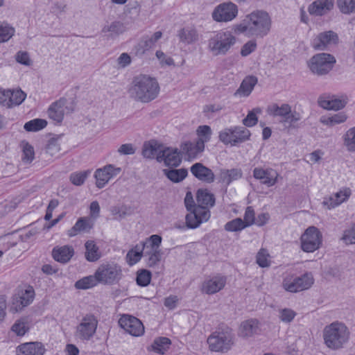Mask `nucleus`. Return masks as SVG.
<instances>
[{"mask_svg":"<svg viewBox=\"0 0 355 355\" xmlns=\"http://www.w3.org/2000/svg\"><path fill=\"white\" fill-rule=\"evenodd\" d=\"M272 19L269 14L263 10H256L246 15L243 21L233 26L239 34L250 37L262 38L270 31Z\"/></svg>","mask_w":355,"mask_h":355,"instance_id":"obj_1","label":"nucleus"},{"mask_svg":"<svg viewBox=\"0 0 355 355\" xmlns=\"http://www.w3.org/2000/svg\"><path fill=\"white\" fill-rule=\"evenodd\" d=\"M159 92V85L157 79L143 73L135 76L128 88L130 98L135 101L145 103L155 99Z\"/></svg>","mask_w":355,"mask_h":355,"instance_id":"obj_2","label":"nucleus"},{"mask_svg":"<svg viewBox=\"0 0 355 355\" xmlns=\"http://www.w3.org/2000/svg\"><path fill=\"white\" fill-rule=\"evenodd\" d=\"M350 336L349 329L344 322L334 321L322 330L323 344L331 351H338L347 345Z\"/></svg>","mask_w":355,"mask_h":355,"instance_id":"obj_3","label":"nucleus"},{"mask_svg":"<svg viewBox=\"0 0 355 355\" xmlns=\"http://www.w3.org/2000/svg\"><path fill=\"white\" fill-rule=\"evenodd\" d=\"M238 38L229 30H220L212 33L207 40V49L214 56L227 54L237 44Z\"/></svg>","mask_w":355,"mask_h":355,"instance_id":"obj_4","label":"nucleus"},{"mask_svg":"<svg viewBox=\"0 0 355 355\" xmlns=\"http://www.w3.org/2000/svg\"><path fill=\"white\" fill-rule=\"evenodd\" d=\"M207 343L211 352L226 353L235 344L234 335L230 328L218 329L208 336Z\"/></svg>","mask_w":355,"mask_h":355,"instance_id":"obj_5","label":"nucleus"},{"mask_svg":"<svg viewBox=\"0 0 355 355\" xmlns=\"http://www.w3.org/2000/svg\"><path fill=\"white\" fill-rule=\"evenodd\" d=\"M35 297V291L32 286L24 284L19 286L11 297L10 311L12 313L21 312L33 302Z\"/></svg>","mask_w":355,"mask_h":355,"instance_id":"obj_6","label":"nucleus"},{"mask_svg":"<svg viewBox=\"0 0 355 355\" xmlns=\"http://www.w3.org/2000/svg\"><path fill=\"white\" fill-rule=\"evenodd\" d=\"M336 62V58L327 53H318L307 61L309 71L314 75L322 76L328 74Z\"/></svg>","mask_w":355,"mask_h":355,"instance_id":"obj_7","label":"nucleus"},{"mask_svg":"<svg viewBox=\"0 0 355 355\" xmlns=\"http://www.w3.org/2000/svg\"><path fill=\"white\" fill-rule=\"evenodd\" d=\"M98 324V320L94 314H83L75 327L74 336L81 341H88L95 335Z\"/></svg>","mask_w":355,"mask_h":355,"instance_id":"obj_8","label":"nucleus"},{"mask_svg":"<svg viewBox=\"0 0 355 355\" xmlns=\"http://www.w3.org/2000/svg\"><path fill=\"white\" fill-rule=\"evenodd\" d=\"M250 131L245 127L232 126L221 130L218 133V139L225 145L236 146L250 140Z\"/></svg>","mask_w":355,"mask_h":355,"instance_id":"obj_9","label":"nucleus"},{"mask_svg":"<svg viewBox=\"0 0 355 355\" xmlns=\"http://www.w3.org/2000/svg\"><path fill=\"white\" fill-rule=\"evenodd\" d=\"M162 239L159 235L153 234L146 239L144 257L147 266L152 268L157 266L161 261L162 252L160 245Z\"/></svg>","mask_w":355,"mask_h":355,"instance_id":"obj_10","label":"nucleus"},{"mask_svg":"<svg viewBox=\"0 0 355 355\" xmlns=\"http://www.w3.org/2000/svg\"><path fill=\"white\" fill-rule=\"evenodd\" d=\"M301 250L307 253H312L319 250L322 245V234L315 226L307 227L300 239Z\"/></svg>","mask_w":355,"mask_h":355,"instance_id":"obj_11","label":"nucleus"},{"mask_svg":"<svg viewBox=\"0 0 355 355\" xmlns=\"http://www.w3.org/2000/svg\"><path fill=\"white\" fill-rule=\"evenodd\" d=\"M98 282L102 284H113L122 277V269L114 263H105L100 265L95 272Z\"/></svg>","mask_w":355,"mask_h":355,"instance_id":"obj_12","label":"nucleus"},{"mask_svg":"<svg viewBox=\"0 0 355 355\" xmlns=\"http://www.w3.org/2000/svg\"><path fill=\"white\" fill-rule=\"evenodd\" d=\"M75 105L71 99L61 98L53 103L48 109V114L55 123H61L64 116L73 112Z\"/></svg>","mask_w":355,"mask_h":355,"instance_id":"obj_13","label":"nucleus"},{"mask_svg":"<svg viewBox=\"0 0 355 355\" xmlns=\"http://www.w3.org/2000/svg\"><path fill=\"white\" fill-rule=\"evenodd\" d=\"M227 281V277L220 273L209 275L200 283V291L204 295H215L225 288Z\"/></svg>","mask_w":355,"mask_h":355,"instance_id":"obj_14","label":"nucleus"},{"mask_svg":"<svg viewBox=\"0 0 355 355\" xmlns=\"http://www.w3.org/2000/svg\"><path fill=\"white\" fill-rule=\"evenodd\" d=\"M339 42L338 35L333 31L319 33L313 40L311 46L315 51H322Z\"/></svg>","mask_w":355,"mask_h":355,"instance_id":"obj_15","label":"nucleus"},{"mask_svg":"<svg viewBox=\"0 0 355 355\" xmlns=\"http://www.w3.org/2000/svg\"><path fill=\"white\" fill-rule=\"evenodd\" d=\"M237 15V6L232 2H226L217 6L213 10L211 16L217 22H228L236 18Z\"/></svg>","mask_w":355,"mask_h":355,"instance_id":"obj_16","label":"nucleus"},{"mask_svg":"<svg viewBox=\"0 0 355 355\" xmlns=\"http://www.w3.org/2000/svg\"><path fill=\"white\" fill-rule=\"evenodd\" d=\"M349 187H343L330 196L324 198L322 205L328 210L335 209L343 203L346 202L352 196Z\"/></svg>","mask_w":355,"mask_h":355,"instance_id":"obj_17","label":"nucleus"},{"mask_svg":"<svg viewBox=\"0 0 355 355\" xmlns=\"http://www.w3.org/2000/svg\"><path fill=\"white\" fill-rule=\"evenodd\" d=\"M253 177L268 187L275 186L280 175L277 170L270 167H256L253 169Z\"/></svg>","mask_w":355,"mask_h":355,"instance_id":"obj_18","label":"nucleus"},{"mask_svg":"<svg viewBox=\"0 0 355 355\" xmlns=\"http://www.w3.org/2000/svg\"><path fill=\"white\" fill-rule=\"evenodd\" d=\"M26 97V94L21 89H0V104L8 108L20 105Z\"/></svg>","mask_w":355,"mask_h":355,"instance_id":"obj_19","label":"nucleus"},{"mask_svg":"<svg viewBox=\"0 0 355 355\" xmlns=\"http://www.w3.org/2000/svg\"><path fill=\"white\" fill-rule=\"evenodd\" d=\"M119 324L122 329L133 336H141L144 333L142 322L134 316L123 315L120 318Z\"/></svg>","mask_w":355,"mask_h":355,"instance_id":"obj_20","label":"nucleus"},{"mask_svg":"<svg viewBox=\"0 0 355 355\" xmlns=\"http://www.w3.org/2000/svg\"><path fill=\"white\" fill-rule=\"evenodd\" d=\"M121 171V168L108 164L95 171L96 185L98 188H103L109 181L118 175Z\"/></svg>","mask_w":355,"mask_h":355,"instance_id":"obj_21","label":"nucleus"},{"mask_svg":"<svg viewBox=\"0 0 355 355\" xmlns=\"http://www.w3.org/2000/svg\"><path fill=\"white\" fill-rule=\"evenodd\" d=\"M348 102L346 96H330L322 95L318 98V105L323 109L327 110L337 111L344 108Z\"/></svg>","mask_w":355,"mask_h":355,"instance_id":"obj_22","label":"nucleus"},{"mask_svg":"<svg viewBox=\"0 0 355 355\" xmlns=\"http://www.w3.org/2000/svg\"><path fill=\"white\" fill-rule=\"evenodd\" d=\"M260 329V322L256 318L242 321L237 330V336L243 340H248L257 334Z\"/></svg>","mask_w":355,"mask_h":355,"instance_id":"obj_23","label":"nucleus"},{"mask_svg":"<svg viewBox=\"0 0 355 355\" xmlns=\"http://www.w3.org/2000/svg\"><path fill=\"white\" fill-rule=\"evenodd\" d=\"M187 214L186 225L189 229L197 228L201 223L208 221L210 218V211L208 209L196 208Z\"/></svg>","mask_w":355,"mask_h":355,"instance_id":"obj_24","label":"nucleus"},{"mask_svg":"<svg viewBox=\"0 0 355 355\" xmlns=\"http://www.w3.org/2000/svg\"><path fill=\"white\" fill-rule=\"evenodd\" d=\"M157 160L167 166H178L181 163V157L177 148H166L159 152Z\"/></svg>","mask_w":355,"mask_h":355,"instance_id":"obj_25","label":"nucleus"},{"mask_svg":"<svg viewBox=\"0 0 355 355\" xmlns=\"http://www.w3.org/2000/svg\"><path fill=\"white\" fill-rule=\"evenodd\" d=\"M44 345L39 342L25 343L16 348V355H44Z\"/></svg>","mask_w":355,"mask_h":355,"instance_id":"obj_26","label":"nucleus"},{"mask_svg":"<svg viewBox=\"0 0 355 355\" xmlns=\"http://www.w3.org/2000/svg\"><path fill=\"white\" fill-rule=\"evenodd\" d=\"M334 6V0H315L309 6L308 12L313 16H322L331 10Z\"/></svg>","mask_w":355,"mask_h":355,"instance_id":"obj_27","label":"nucleus"},{"mask_svg":"<svg viewBox=\"0 0 355 355\" xmlns=\"http://www.w3.org/2000/svg\"><path fill=\"white\" fill-rule=\"evenodd\" d=\"M191 173L199 180L207 183L214 181L215 175L212 171L201 163H196L191 167Z\"/></svg>","mask_w":355,"mask_h":355,"instance_id":"obj_28","label":"nucleus"},{"mask_svg":"<svg viewBox=\"0 0 355 355\" xmlns=\"http://www.w3.org/2000/svg\"><path fill=\"white\" fill-rule=\"evenodd\" d=\"M196 208L208 209L215 204L214 196L207 189H199L196 194Z\"/></svg>","mask_w":355,"mask_h":355,"instance_id":"obj_29","label":"nucleus"},{"mask_svg":"<svg viewBox=\"0 0 355 355\" xmlns=\"http://www.w3.org/2000/svg\"><path fill=\"white\" fill-rule=\"evenodd\" d=\"M74 250L71 245H63L53 248L52 255L53 259L60 263L68 262L73 256Z\"/></svg>","mask_w":355,"mask_h":355,"instance_id":"obj_30","label":"nucleus"},{"mask_svg":"<svg viewBox=\"0 0 355 355\" xmlns=\"http://www.w3.org/2000/svg\"><path fill=\"white\" fill-rule=\"evenodd\" d=\"M145 246H146L145 241H141L128 251L126 254V261L128 265L133 266L141 259L144 257Z\"/></svg>","mask_w":355,"mask_h":355,"instance_id":"obj_31","label":"nucleus"},{"mask_svg":"<svg viewBox=\"0 0 355 355\" xmlns=\"http://www.w3.org/2000/svg\"><path fill=\"white\" fill-rule=\"evenodd\" d=\"M93 227V223L91 220L85 217L80 218L75 225L68 230V235L70 237L75 236L78 234L87 232Z\"/></svg>","mask_w":355,"mask_h":355,"instance_id":"obj_32","label":"nucleus"},{"mask_svg":"<svg viewBox=\"0 0 355 355\" xmlns=\"http://www.w3.org/2000/svg\"><path fill=\"white\" fill-rule=\"evenodd\" d=\"M257 83V78L254 76H247L241 83L239 88L237 89L236 94L245 97L250 94L254 86Z\"/></svg>","mask_w":355,"mask_h":355,"instance_id":"obj_33","label":"nucleus"},{"mask_svg":"<svg viewBox=\"0 0 355 355\" xmlns=\"http://www.w3.org/2000/svg\"><path fill=\"white\" fill-rule=\"evenodd\" d=\"M125 31L124 25L119 21H114L103 26L102 33L113 39L123 34Z\"/></svg>","mask_w":355,"mask_h":355,"instance_id":"obj_34","label":"nucleus"},{"mask_svg":"<svg viewBox=\"0 0 355 355\" xmlns=\"http://www.w3.org/2000/svg\"><path fill=\"white\" fill-rule=\"evenodd\" d=\"M30 329V324L27 318L22 317L15 321L10 327V331L17 336L22 337Z\"/></svg>","mask_w":355,"mask_h":355,"instance_id":"obj_35","label":"nucleus"},{"mask_svg":"<svg viewBox=\"0 0 355 355\" xmlns=\"http://www.w3.org/2000/svg\"><path fill=\"white\" fill-rule=\"evenodd\" d=\"M291 108L292 107L288 103L272 104L267 108V112L270 116H279L284 120L291 112Z\"/></svg>","mask_w":355,"mask_h":355,"instance_id":"obj_36","label":"nucleus"},{"mask_svg":"<svg viewBox=\"0 0 355 355\" xmlns=\"http://www.w3.org/2000/svg\"><path fill=\"white\" fill-rule=\"evenodd\" d=\"M205 150V146L198 148V143H192L191 141L184 142L181 145V151L183 154L187 155L189 159H193L198 155L201 153Z\"/></svg>","mask_w":355,"mask_h":355,"instance_id":"obj_37","label":"nucleus"},{"mask_svg":"<svg viewBox=\"0 0 355 355\" xmlns=\"http://www.w3.org/2000/svg\"><path fill=\"white\" fill-rule=\"evenodd\" d=\"M242 172L240 169L221 170L219 174L220 181L225 184H230L232 181L241 178Z\"/></svg>","mask_w":355,"mask_h":355,"instance_id":"obj_38","label":"nucleus"},{"mask_svg":"<svg viewBox=\"0 0 355 355\" xmlns=\"http://www.w3.org/2000/svg\"><path fill=\"white\" fill-rule=\"evenodd\" d=\"M196 135L198 136L196 142L198 143V148H202V146H205V144L211 139L212 130L209 125H200L196 129Z\"/></svg>","mask_w":355,"mask_h":355,"instance_id":"obj_39","label":"nucleus"},{"mask_svg":"<svg viewBox=\"0 0 355 355\" xmlns=\"http://www.w3.org/2000/svg\"><path fill=\"white\" fill-rule=\"evenodd\" d=\"M85 258L89 261H96L101 257L99 249L95 241L89 240L85 244Z\"/></svg>","mask_w":355,"mask_h":355,"instance_id":"obj_40","label":"nucleus"},{"mask_svg":"<svg viewBox=\"0 0 355 355\" xmlns=\"http://www.w3.org/2000/svg\"><path fill=\"white\" fill-rule=\"evenodd\" d=\"M163 173L171 182L175 183L182 182L188 175L186 168L164 169Z\"/></svg>","mask_w":355,"mask_h":355,"instance_id":"obj_41","label":"nucleus"},{"mask_svg":"<svg viewBox=\"0 0 355 355\" xmlns=\"http://www.w3.org/2000/svg\"><path fill=\"white\" fill-rule=\"evenodd\" d=\"M297 313L291 308L283 307L277 310V318L283 324H291L295 318Z\"/></svg>","mask_w":355,"mask_h":355,"instance_id":"obj_42","label":"nucleus"},{"mask_svg":"<svg viewBox=\"0 0 355 355\" xmlns=\"http://www.w3.org/2000/svg\"><path fill=\"white\" fill-rule=\"evenodd\" d=\"M347 119V116L344 112H339L329 116H322L320 118V122L328 126H334L343 123Z\"/></svg>","mask_w":355,"mask_h":355,"instance_id":"obj_43","label":"nucleus"},{"mask_svg":"<svg viewBox=\"0 0 355 355\" xmlns=\"http://www.w3.org/2000/svg\"><path fill=\"white\" fill-rule=\"evenodd\" d=\"M161 150L160 145L157 141H150L144 145L142 154L146 158L153 159L157 157Z\"/></svg>","mask_w":355,"mask_h":355,"instance_id":"obj_44","label":"nucleus"},{"mask_svg":"<svg viewBox=\"0 0 355 355\" xmlns=\"http://www.w3.org/2000/svg\"><path fill=\"white\" fill-rule=\"evenodd\" d=\"M171 340L165 337H161L155 339L151 345V350L159 354H164L169 348Z\"/></svg>","mask_w":355,"mask_h":355,"instance_id":"obj_45","label":"nucleus"},{"mask_svg":"<svg viewBox=\"0 0 355 355\" xmlns=\"http://www.w3.org/2000/svg\"><path fill=\"white\" fill-rule=\"evenodd\" d=\"M343 146L349 152H355V127L346 131L343 137Z\"/></svg>","mask_w":355,"mask_h":355,"instance_id":"obj_46","label":"nucleus"},{"mask_svg":"<svg viewBox=\"0 0 355 355\" xmlns=\"http://www.w3.org/2000/svg\"><path fill=\"white\" fill-rule=\"evenodd\" d=\"M256 263L261 268H269L271 266V257L268 251L261 248L256 254Z\"/></svg>","mask_w":355,"mask_h":355,"instance_id":"obj_47","label":"nucleus"},{"mask_svg":"<svg viewBox=\"0 0 355 355\" xmlns=\"http://www.w3.org/2000/svg\"><path fill=\"white\" fill-rule=\"evenodd\" d=\"M180 40L187 44L196 42L198 39V34L193 28H184L179 33Z\"/></svg>","mask_w":355,"mask_h":355,"instance_id":"obj_48","label":"nucleus"},{"mask_svg":"<svg viewBox=\"0 0 355 355\" xmlns=\"http://www.w3.org/2000/svg\"><path fill=\"white\" fill-rule=\"evenodd\" d=\"M299 292L309 289L314 284V278L311 273L306 272L297 277Z\"/></svg>","mask_w":355,"mask_h":355,"instance_id":"obj_49","label":"nucleus"},{"mask_svg":"<svg viewBox=\"0 0 355 355\" xmlns=\"http://www.w3.org/2000/svg\"><path fill=\"white\" fill-rule=\"evenodd\" d=\"M337 7L344 15L355 13V0H336Z\"/></svg>","mask_w":355,"mask_h":355,"instance_id":"obj_50","label":"nucleus"},{"mask_svg":"<svg viewBox=\"0 0 355 355\" xmlns=\"http://www.w3.org/2000/svg\"><path fill=\"white\" fill-rule=\"evenodd\" d=\"M98 280L94 275L85 277L75 283V287L77 289L86 290L95 286Z\"/></svg>","mask_w":355,"mask_h":355,"instance_id":"obj_51","label":"nucleus"},{"mask_svg":"<svg viewBox=\"0 0 355 355\" xmlns=\"http://www.w3.org/2000/svg\"><path fill=\"white\" fill-rule=\"evenodd\" d=\"M21 147L22 149V161L26 164H30L35 158L33 147L25 141L21 143Z\"/></svg>","mask_w":355,"mask_h":355,"instance_id":"obj_52","label":"nucleus"},{"mask_svg":"<svg viewBox=\"0 0 355 355\" xmlns=\"http://www.w3.org/2000/svg\"><path fill=\"white\" fill-rule=\"evenodd\" d=\"M15 28L6 22L0 23V43L8 42L12 37Z\"/></svg>","mask_w":355,"mask_h":355,"instance_id":"obj_53","label":"nucleus"},{"mask_svg":"<svg viewBox=\"0 0 355 355\" xmlns=\"http://www.w3.org/2000/svg\"><path fill=\"white\" fill-rule=\"evenodd\" d=\"M302 119V113L295 109L291 108L289 114L284 118V122L288 124L289 128H296Z\"/></svg>","mask_w":355,"mask_h":355,"instance_id":"obj_54","label":"nucleus"},{"mask_svg":"<svg viewBox=\"0 0 355 355\" xmlns=\"http://www.w3.org/2000/svg\"><path fill=\"white\" fill-rule=\"evenodd\" d=\"M62 151L61 143L58 139H51L46 146V153L51 157H57Z\"/></svg>","mask_w":355,"mask_h":355,"instance_id":"obj_55","label":"nucleus"},{"mask_svg":"<svg viewBox=\"0 0 355 355\" xmlns=\"http://www.w3.org/2000/svg\"><path fill=\"white\" fill-rule=\"evenodd\" d=\"M340 241L347 245L355 244V224L347 227L343 231Z\"/></svg>","mask_w":355,"mask_h":355,"instance_id":"obj_56","label":"nucleus"},{"mask_svg":"<svg viewBox=\"0 0 355 355\" xmlns=\"http://www.w3.org/2000/svg\"><path fill=\"white\" fill-rule=\"evenodd\" d=\"M261 113V109L256 107L252 110L250 111L247 114L246 117L242 121V123L246 127H252L255 125L258 122L257 114Z\"/></svg>","mask_w":355,"mask_h":355,"instance_id":"obj_57","label":"nucleus"},{"mask_svg":"<svg viewBox=\"0 0 355 355\" xmlns=\"http://www.w3.org/2000/svg\"><path fill=\"white\" fill-rule=\"evenodd\" d=\"M47 125L46 121L41 119L31 120L24 125V129L28 132H35L45 128Z\"/></svg>","mask_w":355,"mask_h":355,"instance_id":"obj_58","label":"nucleus"},{"mask_svg":"<svg viewBox=\"0 0 355 355\" xmlns=\"http://www.w3.org/2000/svg\"><path fill=\"white\" fill-rule=\"evenodd\" d=\"M282 287L285 291L288 292H299L297 277H293L291 276L285 277L282 282Z\"/></svg>","mask_w":355,"mask_h":355,"instance_id":"obj_59","label":"nucleus"},{"mask_svg":"<svg viewBox=\"0 0 355 355\" xmlns=\"http://www.w3.org/2000/svg\"><path fill=\"white\" fill-rule=\"evenodd\" d=\"M246 227L243 223V220L240 218H236L233 219L229 222H227L225 225V230L227 232H238L241 231L245 229Z\"/></svg>","mask_w":355,"mask_h":355,"instance_id":"obj_60","label":"nucleus"},{"mask_svg":"<svg viewBox=\"0 0 355 355\" xmlns=\"http://www.w3.org/2000/svg\"><path fill=\"white\" fill-rule=\"evenodd\" d=\"M151 280V272L147 270H141L137 272L136 282L140 286H148Z\"/></svg>","mask_w":355,"mask_h":355,"instance_id":"obj_61","label":"nucleus"},{"mask_svg":"<svg viewBox=\"0 0 355 355\" xmlns=\"http://www.w3.org/2000/svg\"><path fill=\"white\" fill-rule=\"evenodd\" d=\"M88 175L87 171H79L71 173L69 177L71 182L76 186H80L84 184Z\"/></svg>","mask_w":355,"mask_h":355,"instance_id":"obj_62","label":"nucleus"},{"mask_svg":"<svg viewBox=\"0 0 355 355\" xmlns=\"http://www.w3.org/2000/svg\"><path fill=\"white\" fill-rule=\"evenodd\" d=\"M16 61L25 66H31L33 63L28 53L26 51H19L15 55Z\"/></svg>","mask_w":355,"mask_h":355,"instance_id":"obj_63","label":"nucleus"},{"mask_svg":"<svg viewBox=\"0 0 355 355\" xmlns=\"http://www.w3.org/2000/svg\"><path fill=\"white\" fill-rule=\"evenodd\" d=\"M257 48V42L254 40H250L247 42L241 49V55L243 57H246L250 53L254 52Z\"/></svg>","mask_w":355,"mask_h":355,"instance_id":"obj_64","label":"nucleus"}]
</instances>
